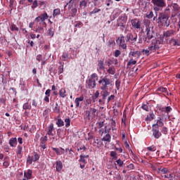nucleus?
Segmentation results:
<instances>
[{
	"label": "nucleus",
	"mask_w": 180,
	"mask_h": 180,
	"mask_svg": "<svg viewBox=\"0 0 180 180\" xmlns=\"http://www.w3.org/2000/svg\"><path fill=\"white\" fill-rule=\"evenodd\" d=\"M98 98H99V91H96L94 94V96H92V99L94 102H96Z\"/></svg>",
	"instance_id": "7c9ffc66"
},
{
	"label": "nucleus",
	"mask_w": 180,
	"mask_h": 180,
	"mask_svg": "<svg viewBox=\"0 0 180 180\" xmlns=\"http://www.w3.org/2000/svg\"><path fill=\"white\" fill-rule=\"evenodd\" d=\"M86 5H88V2L86 0H82L79 2V8L85 9V8H86Z\"/></svg>",
	"instance_id": "cd10ccee"
},
{
	"label": "nucleus",
	"mask_w": 180,
	"mask_h": 180,
	"mask_svg": "<svg viewBox=\"0 0 180 180\" xmlns=\"http://www.w3.org/2000/svg\"><path fill=\"white\" fill-rule=\"evenodd\" d=\"M112 139V136H110L109 134H107L105 136H104L101 139V141H104L105 143H110Z\"/></svg>",
	"instance_id": "aec40b11"
},
{
	"label": "nucleus",
	"mask_w": 180,
	"mask_h": 180,
	"mask_svg": "<svg viewBox=\"0 0 180 180\" xmlns=\"http://www.w3.org/2000/svg\"><path fill=\"white\" fill-rule=\"evenodd\" d=\"M162 177H164L165 179H169V180L174 179V176H172V174H165L164 176H162Z\"/></svg>",
	"instance_id": "58836bf2"
},
{
	"label": "nucleus",
	"mask_w": 180,
	"mask_h": 180,
	"mask_svg": "<svg viewBox=\"0 0 180 180\" xmlns=\"http://www.w3.org/2000/svg\"><path fill=\"white\" fill-rule=\"evenodd\" d=\"M61 13V10L60 8H56L53 10V17L56 18V16H58Z\"/></svg>",
	"instance_id": "c85d7f7f"
},
{
	"label": "nucleus",
	"mask_w": 180,
	"mask_h": 180,
	"mask_svg": "<svg viewBox=\"0 0 180 180\" xmlns=\"http://www.w3.org/2000/svg\"><path fill=\"white\" fill-rule=\"evenodd\" d=\"M9 144L11 147H16V145L18 144V139L16 138L10 139Z\"/></svg>",
	"instance_id": "4be33fe9"
},
{
	"label": "nucleus",
	"mask_w": 180,
	"mask_h": 180,
	"mask_svg": "<svg viewBox=\"0 0 180 180\" xmlns=\"http://www.w3.org/2000/svg\"><path fill=\"white\" fill-rule=\"evenodd\" d=\"M56 168L57 172H61L63 169V162L56 161Z\"/></svg>",
	"instance_id": "6ab92c4d"
},
{
	"label": "nucleus",
	"mask_w": 180,
	"mask_h": 180,
	"mask_svg": "<svg viewBox=\"0 0 180 180\" xmlns=\"http://www.w3.org/2000/svg\"><path fill=\"white\" fill-rule=\"evenodd\" d=\"M46 19H49V15H47V13H44V14H41L39 16L36 18L35 22H44V20H46Z\"/></svg>",
	"instance_id": "f8f14e48"
},
{
	"label": "nucleus",
	"mask_w": 180,
	"mask_h": 180,
	"mask_svg": "<svg viewBox=\"0 0 180 180\" xmlns=\"http://www.w3.org/2000/svg\"><path fill=\"white\" fill-rule=\"evenodd\" d=\"M50 94H51V90H50V89H49L46 91L45 95H46V96H50Z\"/></svg>",
	"instance_id": "338daca9"
},
{
	"label": "nucleus",
	"mask_w": 180,
	"mask_h": 180,
	"mask_svg": "<svg viewBox=\"0 0 180 180\" xmlns=\"http://www.w3.org/2000/svg\"><path fill=\"white\" fill-rule=\"evenodd\" d=\"M22 109H24V110H26L27 109L30 110V109H32V105L28 103H25L22 106Z\"/></svg>",
	"instance_id": "e433bc0d"
},
{
	"label": "nucleus",
	"mask_w": 180,
	"mask_h": 180,
	"mask_svg": "<svg viewBox=\"0 0 180 180\" xmlns=\"http://www.w3.org/2000/svg\"><path fill=\"white\" fill-rule=\"evenodd\" d=\"M127 168L131 171V169H134V165L133 163H131L127 166Z\"/></svg>",
	"instance_id": "864d4df0"
},
{
	"label": "nucleus",
	"mask_w": 180,
	"mask_h": 180,
	"mask_svg": "<svg viewBox=\"0 0 180 180\" xmlns=\"http://www.w3.org/2000/svg\"><path fill=\"white\" fill-rule=\"evenodd\" d=\"M115 150H116V151H118L120 153H123V148H122L121 147L117 148V147L115 146Z\"/></svg>",
	"instance_id": "bf43d9fd"
},
{
	"label": "nucleus",
	"mask_w": 180,
	"mask_h": 180,
	"mask_svg": "<svg viewBox=\"0 0 180 180\" xmlns=\"http://www.w3.org/2000/svg\"><path fill=\"white\" fill-rule=\"evenodd\" d=\"M56 124H57L58 127H63V126H64V121H63V120H61V118H59L56 121Z\"/></svg>",
	"instance_id": "2f4dec72"
},
{
	"label": "nucleus",
	"mask_w": 180,
	"mask_h": 180,
	"mask_svg": "<svg viewBox=\"0 0 180 180\" xmlns=\"http://www.w3.org/2000/svg\"><path fill=\"white\" fill-rule=\"evenodd\" d=\"M48 34H49V36H51V37H53L54 36V30L53 28H50L49 30Z\"/></svg>",
	"instance_id": "49530a36"
},
{
	"label": "nucleus",
	"mask_w": 180,
	"mask_h": 180,
	"mask_svg": "<svg viewBox=\"0 0 180 180\" xmlns=\"http://www.w3.org/2000/svg\"><path fill=\"white\" fill-rule=\"evenodd\" d=\"M3 166H4L5 168H8V167H9V162L5 161V162L3 163Z\"/></svg>",
	"instance_id": "0e129e2a"
},
{
	"label": "nucleus",
	"mask_w": 180,
	"mask_h": 180,
	"mask_svg": "<svg viewBox=\"0 0 180 180\" xmlns=\"http://www.w3.org/2000/svg\"><path fill=\"white\" fill-rule=\"evenodd\" d=\"M146 149L148 150V151H152V152H154L155 151V150H157V148H155V146H154L147 147Z\"/></svg>",
	"instance_id": "de8ad7c7"
},
{
	"label": "nucleus",
	"mask_w": 180,
	"mask_h": 180,
	"mask_svg": "<svg viewBox=\"0 0 180 180\" xmlns=\"http://www.w3.org/2000/svg\"><path fill=\"white\" fill-rule=\"evenodd\" d=\"M136 64H137V60L130 58L127 65V67H130V65H136Z\"/></svg>",
	"instance_id": "c756f323"
},
{
	"label": "nucleus",
	"mask_w": 180,
	"mask_h": 180,
	"mask_svg": "<svg viewBox=\"0 0 180 180\" xmlns=\"http://www.w3.org/2000/svg\"><path fill=\"white\" fill-rule=\"evenodd\" d=\"M62 58H63V61H65L67 60V58H68V54L63 53L62 56Z\"/></svg>",
	"instance_id": "e2e57ef3"
},
{
	"label": "nucleus",
	"mask_w": 180,
	"mask_h": 180,
	"mask_svg": "<svg viewBox=\"0 0 180 180\" xmlns=\"http://www.w3.org/2000/svg\"><path fill=\"white\" fill-rule=\"evenodd\" d=\"M152 2L154 5L153 9L155 12L159 11H162V8H165L167 4L164 0H152Z\"/></svg>",
	"instance_id": "39448f33"
},
{
	"label": "nucleus",
	"mask_w": 180,
	"mask_h": 180,
	"mask_svg": "<svg viewBox=\"0 0 180 180\" xmlns=\"http://www.w3.org/2000/svg\"><path fill=\"white\" fill-rule=\"evenodd\" d=\"M53 110L54 112H56V113H60V106H58V103H56V105Z\"/></svg>",
	"instance_id": "a19ab883"
},
{
	"label": "nucleus",
	"mask_w": 180,
	"mask_h": 180,
	"mask_svg": "<svg viewBox=\"0 0 180 180\" xmlns=\"http://www.w3.org/2000/svg\"><path fill=\"white\" fill-rule=\"evenodd\" d=\"M17 148H18L17 154L18 155H22V150H23V148H22V146H18Z\"/></svg>",
	"instance_id": "a18cd8bd"
},
{
	"label": "nucleus",
	"mask_w": 180,
	"mask_h": 180,
	"mask_svg": "<svg viewBox=\"0 0 180 180\" xmlns=\"http://www.w3.org/2000/svg\"><path fill=\"white\" fill-rule=\"evenodd\" d=\"M103 96H105L108 98V96H109V95H110V93L109 91H108V90L105 89V90H103V92L101 93Z\"/></svg>",
	"instance_id": "37998d69"
},
{
	"label": "nucleus",
	"mask_w": 180,
	"mask_h": 180,
	"mask_svg": "<svg viewBox=\"0 0 180 180\" xmlns=\"http://www.w3.org/2000/svg\"><path fill=\"white\" fill-rule=\"evenodd\" d=\"M117 43L120 44V46L123 49V50H125V49H127V45L124 44V37H120L117 39Z\"/></svg>",
	"instance_id": "9d476101"
},
{
	"label": "nucleus",
	"mask_w": 180,
	"mask_h": 180,
	"mask_svg": "<svg viewBox=\"0 0 180 180\" xmlns=\"http://www.w3.org/2000/svg\"><path fill=\"white\" fill-rule=\"evenodd\" d=\"M174 33H175L174 30H167L163 32V37H172V36L174 35Z\"/></svg>",
	"instance_id": "dca6fc26"
},
{
	"label": "nucleus",
	"mask_w": 180,
	"mask_h": 180,
	"mask_svg": "<svg viewBox=\"0 0 180 180\" xmlns=\"http://www.w3.org/2000/svg\"><path fill=\"white\" fill-rule=\"evenodd\" d=\"M145 27L147 32L146 37L145 38V41L148 43V41L151 40V39H154V31H153V26L150 25V23H146Z\"/></svg>",
	"instance_id": "20e7f679"
},
{
	"label": "nucleus",
	"mask_w": 180,
	"mask_h": 180,
	"mask_svg": "<svg viewBox=\"0 0 180 180\" xmlns=\"http://www.w3.org/2000/svg\"><path fill=\"white\" fill-rule=\"evenodd\" d=\"M162 126H164V122L161 117H159L156 124L153 125V127H158H158H162Z\"/></svg>",
	"instance_id": "f3484780"
},
{
	"label": "nucleus",
	"mask_w": 180,
	"mask_h": 180,
	"mask_svg": "<svg viewBox=\"0 0 180 180\" xmlns=\"http://www.w3.org/2000/svg\"><path fill=\"white\" fill-rule=\"evenodd\" d=\"M10 29L11 32H19V27H16L14 24L11 25Z\"/></svg>",
	"instance_id": "72a5a7b5"
},
{
	"label": "nucleus",
	"mask_w": 180,
	"mask_h": 180,
	"mask_svg": "<svg viewBox=\"0 0 180 180\" xmlns=\"http://www.w3.org/2000/svg\"><path fill=\"white\" fill-rule=\"evenodd\" d=\"M99 12H101V9L96 8L94 9V11H92L91 12V15H94V14L98 13H99Z\"/></svg>",
	"instance_id": "3c124183"
},
{
	"label": "nucleus",
	"mask_w": 180,
	"mask_h": 180,
	"mask_svg": "<svg viewBox=\"0 0 180 180\" xmlns=\"http://www.w3.org/2000/svg\"><path fill=\"white\" fill-rule=\"evenodd\" d=\"M69 5L70 9L74 8V6H78L79 5V0H70L65 6V8H67V6Z\"/></svg>",
	"instance_id": "9b49d317"
},
{
	"label": "nucleus",
	"mask_w": 180,
	"mask_h": 180,
	"mask_svg": "<svg viewBox=\"0 0 180 180\" xmlns=\"http://www.w3.org/2000/svg\"><path fill=\"white\" fill-rule=\"evenodd\" d=\"M53 151H55V153H56L57 155H61L63 154H64V148H60V150L58 148H51Z\"/></svg>",
	"instance_id": "412c9836"
},
{
	"label": "nucleus",
	"mask_w": 180,
	"mask_h": 180,
	"mask_svg": "<svg viewBox=\"0 0 180 180\" xmlns=\"http://www.w3.org/2000/svg\"><path fill=\"white\" fill-rule=\"evenodd\" d=\"M169 17L165 13H160L158 17V23H169Z\"/></svg>",
	"instance_id": "0eeeda50"
},
{
	"label": "nucleus",
	"mask_w": 180,
	"mask_h": 180,
	"mask_svg": "<svg viewBox=\"0 0 180 180\" xmlns=\"http://www.w3.org/2000/svg\"><path fill=\"white\" fill-rule=\"evenodd\" d=\"M127 39L128 40H131V41H136L137 40V35L136 34H129L127 35Z\"/></svg>",
	"instance_id": "bb28decb"
},
{
	"label": "nucleus",
	"mask_w": 180,
	"mask_h": 180,
	"mask_svg": "<svg viewBox=\"0 0 180 180\" xmlns=\"http://www.w3.org/2000/svg\"><path fill=\"white\" fill-rule=\"evenodd\" d=\"M83 101H84V96H80L79 97L76 98L75 101L76 108H80L81 106L80 103L81 102H83Z\"/></svg>",
	"instance_id": "4468645a"
},
{
	"label": "nucleus",
	"mask_w": 180,
	"mask_h": 180,
	"mask_svg": "<svg viewBox=\"0 0 180 180\" xmlns=\"http://www.w3.org/2000/svg\"><path fill=\"white\" fill-rule=\"evenodd\" d=\"M44 102H46V103H49L50 102V96H46L44 98Z\"/></svg>",
	"instance_id": "052dcab7"
},
{
	"label": "nucleus",
	"mask_w": 180,
	"mask_h": 180,
	"mask_svg": "<svg viewBox=\"0 0 180 180\" xmlns=\"http://www.w3.org/2000/svg\"><path fill=\"white\" fill-rule=\"evenodd\" d=\"M98 71H102L103 70H105V62L102 60H98Z\"/></svg>",
	"instance_id": "2eb2a0df"
},
{
	"label": "nucleus",
	"mask_w": 180,
	"mask_h": 180,
	"mask_svg": "<svg viewBox=\"0 0 180 180\" xmlns=\"http://www.w3.org/2000/svg\"><path fill=\"white\" fill-rule=\"evenodd\" d=\"M133 27H136V29H140L141 25L140 23H132Z\"/></svg>",
	"instance_id": "5fc2aeb1"
},
{
	"label": "nucleus",
	"mask_w": 180,
	"mask_h": 180,
	"mask_svg": "<svg viewBox=\"0 0 180 180\" xmlns=\"http://www.w3.org/2000/svg\"><path fill=\"white\" fill-rule=\"evenodd\" d=\"M161 131L163 134H168V128L163 127Z\"/></svg>",
	"instance_id": "09e8293b"
},
{
	"label": "nucleus",
	"mask_w": 180,
	"mask_h": 180,
	"mask_svg": "<svg viewBox=\"0 0 180 180\" xmlns=\"http://www.w3.org/2000/svg\"><path fill=\"white\" fill-rule=\"evenodd\" d=\"M159 110H160V112H165V113H169L171 112V110H172V108H171V106H167L165 108H160Z\"/></svg>",
	"instance_id": "5701e85b"
},
{
	"label": "nucleus",
	"mask_w": 180,
	"mask_h": 180,
	"mask_svg": "<svg viewBox=\"0 0 180 180\" xmlns=\"http://www.w3.org/2000/svg\"><path fill=\"white\" fill-rule=\"evenodd\" d=\"M115 60H113V59H108L107 61V65L108 67H110V65H112V64H114Z\"/></svg>",
	"instance_id": "8fccbe9b"
},
{
	"label": "nucleus",
	"mask_w": 180,
	"mask_h": 180,
	"mask_svg": "<svg viewBox=\"0 0 180 180\" xmlns=\"http://www.w3.org/2000/svg\"><path fill=\"white\" fill-rule=\"evenodd\" d=\"M34 162H36V161H39L40 160V155L37 154V153H34V158H32Z\"/></svg>",
	"instance_id": "f704fd0d"
},
{
	"label": "nucleus",
	"mask_w": 180,
	"mask_h": 180,
	"mask_svg": "<svg viewBox=\"0 0 180 180\" xmlns=\"http://www.w3.org/2000/svg\"><path fill=\"white\" fill-rule=\"evenodd\" d=\"M115 86L117 88V89L119 91V89H120V81L117 80L115 82Z\"/></svg>",
	"instance_id": "603ef678"
},
{
	"label": "nucleus",
	"mask_w": 180,
	"mask_h": 180,
	"mask_svg": "<svg viewBox=\"0 0 180 180\" xmlns=\"http://www.w3.org/2000/svg\"><path fill=\"white\" fill-rule=\"evenodd\" d=\"M96 108H90V112H91V115H93L94 116H95V113H96Z\"/></svg>",
	"instance_id": "6e6d98bb"
},
{
	"label": "nucleus",
	"mask_w": 180,
	"mask_h": 180,
	"mask_svg": "<svg viewBox=\"0 0 180 180\" xmlns=\"http://www.w3.org/2000/svg\"><path fill=\"white\" fill-rule=\"evenodd\" d=\"M161 44H162V40L161 39H153L151 45L148 47V49H143L142 53L145 54V56H150L151 53H155V51H158L160 49H161Z\"/></svg>",
	"instance_id": "f257e3e1"
},
{
	"label": "nucleus",
	"mask_w": 180,
	"mask_h": 180,
	"mask_svg": "<svg viewBox=\"0 0 180 180\" xmlns=\"http://www.w3.org/2000/svg\"><path fill=\"white\" fill-rule=\"evenodd\" d=\"M27 161V162H29V164H32L34 160H33V158H31L30 156H29Z\"/></svg>",
	"instance_id": "774afa93"
},
{
	"label": "nucleus",
	"mask_w": 180,
	"mask_h": 180,
	"mask_svg": "<svg viewBox=\"0 0 180 180\" xmlns=\"http://www.w3.org/2000/svg\"><path fill=\"white\" fill-rule=\"evenodd\" d=\"M158 92H163L165 94H167L168 92V90L165 87L160 86L157 89Z\"/></svg>",
	"instance_id": "473e14b6"
},
{
	"label": "nucleus",
	"mask_w": 180,
	"mask_h": 180,
	"mask_svg": "<svg viewBox=\"0 0 180 180\" xmlns=\"http://www.w3.org/2000/svg\"><path fill=\"white\" fill-rule=\"evenodd\" d=\"M80 159L79 161L80 162V168L84 169L85 168V165H86V160L84 158V155H80Z\"/></svg>",
	"instance_id": "ddd939ff"
},
{
	"label": "nucleus",
	"mask_w": 180,
	"mask_h": 180,
	"mask_svg": "<svg viewBox=\"0 0 180 180\" xmlns=\"http://www.w3.org/2000/svg\"><path fill=\"white\" fill-rule=\"evenodd\" d=\"M158 174H169V169L168 167H160L158 169Z\"/></svg>",
	"instance_id": "a211bd4d"
},
{
	"label": "nucleus",
	"mask_w": 180,
	"mask_h": 180,
	"mask_svg": "<svg viewBox=\"0 0 180 180\" xmlns=\"http://www.w3.org/2000/svg\"><path fill=\"white\" fill-rule=\"evenodd\" d=\"M117 165L119 166L120 167H123V164H124V162H123L122 160L118 159L116 160Z\"/></svg>",
	"instance_id": "79ce46f5"
},
{
	"label": "nucleus",
	"mask_w": 180,
	"mask_h": 180,
	"mask_svg": "<svg viewBox=\"0 0 180 180\" xmlns=\"http://www.w3.org/2000/svg\"><path fill=\"white\" fill-rule=\"evenodd\" d=\"M98 82L100 89H101V91H105V89L108 88V86L112 84V80L108 78V77L105 76L101 77Z\"/></svg>",
	"instance_id": "7ed1b4c3"
},
{
	"label": "nucleus",
	"mask_w": 180,
	"mask_h": 180,
	"mask_svg": "<svg viewBox=\"0 0 180 180\" xmlns=\"http://www.w3.org/2000/svg\"><path fill=\"white\" fill-rule=\"evenodd\" d=\"M59 96H60V98H65V96H67V91H65V89L62 88L59 90Z\"/></svg>",
	"instance_id": "393cba45"
},
{
	"label": "nucleus",
	"mask_w": 180,
	"mask_h": 180,
	"mask_svg": "<svg viewBox=\"0 0 180 180\" xmlns=\"http://www.w3.org/2000/svg\"><path fill=\"white\" fill-rule=\"evenodd\" d=\"M98 74L93 73L88 79L86 80V86L89 89H94L96 87V81H98Z\"/></svg>",
	"instance_id": "f03ea898"
},
{
	"label": "nucleus",
	"mask_w": 180,
	"mask_h": 180,
	"mask_svg": "<svg viewBox=\"0 0 180 180\" xmlns=\"http://www.w3.org/2000/svg\"><path fill=\"white\" fill-rule=\"evenodd\" d=\"M141 109H143V110H146V112H149L150 108H148V105H147V104H143L141 105Z\"/></svg>",
	"instance_id": "c03bdc74"
},
{
	"label": "nucleus",
	"mask_w": 180,
	"mask_h": 180,
	"mask_svg": "<svg viewBox=\"0 0 180 180\" xmlns=\"http://www.w3.org/2000/svg\"><path fill=\"white\" fill-rule=\"evenodd\" d=\"M107 72L110 74V75H115V74H116V68L114 66L110 67Z\"/></svg>",
	"instance_id": "b1692460"
},
{
	"label": "nucleus",
	"mask_w": 180,
	"mask_h": 180,
	"mask_svg": "<svg viewBox=\"0 0 180 180\" xmlns=\"http://www.w3.org/2000/svg\"><path fill=\"white\" fill-rule=\"evenodd\" d=\"M113 99H115V95L110 96L108 98V103H109L110 101H113Z\"/></svg>",
	"instance_id": "680f3d73"
},
{
	"label": "nucleus",
	"mask_w": 180,
	"mask_h": 180,
	"mask_svg": "<svg viewBox=\"0 0 180 180\" xmlns=\"http://www.w3.org/2000/svg\"><path fill=\"white\" fill-rule=\"evenodd\" d=\"M53 130H54V124H51L49 127V130H48L47 134L49 136H54V134L53 133Z\"/></svg>",
	"instance_id": "a878e982"
},
{
	"label": "nucleus",
	"mask_w": 180,
	"mask_h": 180,
	"mask_svg": "<svg viewBox=\"0 0 180 180\" xmlns=\"http://www.w3.org/2000/svg\"><path fill=\"white\" fill-rule=\"evenodd\" d=\"M152 131H153V137L156 139H160V137H161V136H162V134H161V132H160V129H158V127L153 128Z\"/></svg>",
	"instance_id": "1a4fd4ad"
},
{
	"label": "nucleus",
	"mask_w": 180,
	"mask_h": 180,
	"mask_svg": "<svg viewBox=\"0 0 180 180\" xmlns=\"http://www.w3.org/2000/svg\"><path fill=\"white\" fill-rule=\"evenodd\" d=\"M110 155L112 158V160H117V153L116 151H111Z\"/></svg>",
	"instance_id": "c9c22d12"
},
{
	"label": "nucleus",
	"mask_w": 180,
	"mask_h": 180,
	"mask_svg": "<svg viewBox=\"0 0 180 180\" xmlns=\"http://www.w3.org/2000/svg\"><path fill=\"white\" fill-rule=\"evenodd\" d=\"M46 143H47V136L41 137L40 144H46Z\"/></svg>",
	"instance_id": "4c0bfd02"
},
{
	"label": "nucleus",
	"mask_w": 180,
	"mask_h": 180,
	"mask_svg": "<svg viewBox=\"0 0 180 180\" xmlns=\"http://www.w3.org/2000/svg\"><path fill=\"white\" fill-rule=\"evenodd\" d=\"M33 178V171L32 169H27L24 172V179L22 180L32 179Z\"/></svg>",
	"instance_id": "6e6552de"
},
{
	"label": "nucleus",
	"mask_w": 180,
	"mask_h": 180,
	"mask_svg": "<svg viewBox=\"0 0 180 180\" xmlns=\"http://www.w3.org/2000/svg\"><path fill=\"white\" fill-rule=\"evenodd\" d=\"M41 60H43L41 55H38L37 56V60L39 61V63H40V61H41Z\"/></svg>",
	"instance_id": "69168bd1"
},
{
	"label": "nucleus",
	"mask_w": 180,
	"mask_h": 180,
	"mask_svg": "<svg viewBox=\"0 0 180 180\" xmlns=\"http://www.w3.org/2000/svg\"><path fill=\"white\" fill-rule=\"evenodd\" d=\"M129 58H131L132 60H139L140 57H141V51H130L129 53Z\"/></svg>",
	"instance_id": "423d86ee"
},
{
	"label": "nucleus",
	"mask_w": 180,
	"mask_h": 180,
	"mask_svg": "<svg viewBox=\"0 0 180 180\" xmlns=\"http://www.w3.org/2000/svg\"><path fill=\"white\" fill-rule=\"evenodd\" d=\"M65 127L71 126V120L70 118L65 119Z\"/></svg>",
	"instance_id": "ea45409f"
},
{
	"label": "nucleus",
	"mask_w": 180,
	"mask_h": 180,
	"mask_svg": "<svg viewBox=\"0 0 180 180\" xmlns=\"http://www.w3.org/2000/svg\"><path fill=\"white\" fill-rule=\"evenodd\" d=\"M122 54V52H120V50H116L115 52V57H119Z\"/></svg>",
	"instance_id": "13d9d810"
},
{
	"label": "nucleus",
	"mask_w": 180,
	"mask_h": 180,
	"mask_svg": "<svg viewBox=\"0 0 180 180\" xmlns=\"http://www.w3.org/2000/svg\"><path fill=\"white\" fill-rule=\"evenodd\" d=\"M154 13H153V11H150V13L146 15V18H148V19H151V18H153Z\"/></svg>",
	"instance_id": "4d7b16f0"
}]
</instances>
